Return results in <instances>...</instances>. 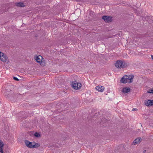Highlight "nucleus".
<instances>
[{
  "mask_svg": "<svg viewBox=\"0 0 153 153\" xmlns=\"http://www.w3.org/2000/svg\"><path fill=\"white\" fill-rule=\"evenodd\" d=\"M134 78V76L132 75H125L121 79L120 82L123 83H130L132 82Z\"/></svg>",
  "mask_w": 153,
  "mask_h": 153,
  "instance_id": "1",
  "label": "nucleus"
},
{
  "mask_svg": "<svg viewBox=\"0 0 153 153\" xmlns=\"http://www.w3.org/2000/svg\"><path fill=\"white\" fill-rule=\"evenodd\" d=\"M128 65V63L125 61H122L120 60H118L115 64V67L117 68H123L127 67Z\"/></svg>",
  "mask_w": 153,
  "mask_h": 153,
  "instance_id": "2",
  "label": "nucleus"
},
{
  "mask_svg": "<svg viewBox=\"0 0 153 153\" xmlns=\"http://www.w3.org/2000/svg\"><path fill=\"white\" fill-rule=\"evenodd\" d=\"M72 87L75 90H78L80 89L82 86L81 83L78 82L76 80L72 81L71 84Z\"/></svg>",
  "mask_w": 153,
  "mask_h": 153,
  "instance_id": "3",
  "label": "nucleus"
},
{
  "mask_svg": "<svg viewBox=\"0 0 153 153\" xmlns=\"http://www.w3.org/2000/svg\"><path fill=\"white\" fill-rule=\"evenodd\" d=\"M76 2L77 3V4H79L80 5H82V3L83 2L84 3H85L88 4H95L97 5L99 3V2H97L95 1H76Z\"/></svg>",
  "mask_w": 153,
  "mask_h": 153,
  "instance_id": "4",
  "label": "nucleus"
},
{
  "mask_svg": "<svg viewBox=\"0 0 153 153\" xmlns=\"http://www.w3.org/2000/svg\"><path fill=\"white\" fill-rule=\"evenodd\" d=\"M0 59L3 62L7 63L9 61L7 56L3 53L0 52Z\"/></svg>",
  "mask_w": 153,
  "mask_h": 153,
  "instance_id": "5",
  "label": "nucleus"
},
{
  "mask_svg": "<svg viewBox=\"0 0 153 153\" xmlns=\"http://www.w3.org/2000/svg\"><path fill=\"white\" fill-rule=\"evenodd\" d=\"M6 93L7 94V97L8 98V99L10 100V98H12L13 97L14 93L12 90L10 89H7L6 91Z\"/></svg>",
  "mask_w": 153,
  "mask_h": 153,
  "instance_id": "6",
  "label": "nucleus"
},
{
  "mask_svg": "<svg viewBox=\"0 0 153 153\" xmlns=\"http://www.w3.org/2000/svg\"><path fill=\"white\" fill-rule=\"evenodd\" d=\"M25 145L28 147L30 148H33V145L34 143V142H31L28 140H25Z\"/></svg>",
  "mask_w": 153,
  "mask_h": 153,
  "instance_id": "7",
  "label": "nucleus"
},
{
  "mask_svg": "<svg viewBox=\"0 0 153 153\" xmlns=\"http://www.w3.org/2000/svg\"><path fill=\"white\" fill-rule=\"evenodd\" d=\"M112 19V17L108 16H104L102 17V19L107 22H111Z\"/></svg>",
  "mask_w": 153,
  "mask_h": 153,
  "instance_id": "8",
  "label": "nucleus"
},
{
  "mask_svg": "<svg viewBox=\"0 0 153 153\" xmlns=\"http://www.w3.org/2000/svg\"><path fill=\"white\" fill-rule=\"evenodd\" d=\"M123 145H121L120 146H118L117 148V150L116 151H115L114 152H115V153H119L118 152L121 153V152L123 151Z\"/></svg>",
  "mask_w": 153,
  "mask_h": 153,
  "instance_id": "9",
  "label": "nucleus"
},
{
  "mask_svg": "<svg viewBox=\"0 0 153 153\" xmlns=\"http://www.w3.org/2000/svg\"><path fill=\"white\" fill-rule=\"evenodd\" d=\"M96 89L98 91L103 92L104 89V87L102 86L98 85L96 87Z\"/></svg>",
  "mask_w": 153,
  "mask_h": 153,
  "instance_id": "10",
  "label": "nucleus"
},
{
  "mask_svg": "<svg viewBox=\"0 0 153 153\" xmlns=\"http://www.w3.org/2000/svg\"><path fill=\"white\" fill-rule=\"evenodd\" d=\"M141 140V137L137 138L134 140L132 144L134 145L140 143Z\"/></svg>",
  "mask_w": 153,
  "mask_h": 153,
  "instance_id": "11",
  "label": "nucleus"
},
{
  "mask_svg": "<svg viewBox=\"0 0 153 153\" xmlns=\"http://www.w3.org/2000/svg\"><path fill=\"white\" fill-rule=\"evenodd\" d=\"M145 103L147 106L153 105V100H148L147 101H146Z\"/></svg>",
  "mask_w": 153,
  "mask_h": 153,
  "instance_id": "12",
  "label": "nucleus"
},
{
  "mask_svg": "<svg viewBox=\"0 0 153 153\" xmlns=\"http://www.w3.org/2000/svg\"><path fill=\"white\" fill-rule=\"evenodd\" d=\"M130 88L129 87H125L123 88L122 92L124 93H127L130 91Z\"/></svg>",
  "mask_w": 153,
  "mask_h": 153,
  "instance_id": "13",
  "label": "nucleus"
},
{
  "mask_svg": "<svg viewBox=\"0 0 153 153\" xmlns=\"http://www.w3.org/2000/svg\"><path fill=\"white\" fill-rule=\"evenodd\" d=\"M42 58V57L41 56L39 55L36 57V60L37 62L40 63L42 62L41 59Z\"/></svg>",
  "mask_w": 153,
  "mask_h": 153,
  "instance_id": "14",
  "label": "nucleus"
},
{
  "mask_svg": "<svg viewBox=\"0 0 153 153\" xmlns=\"http://www.w3.org/2000/svg\"><path fill=\"white\" fill-rule=\"evenodd\" d=\"M16 5L18 7H24L25 6L23 2H19L16 3Z\"/></svg>",
  "mask_w": 153,
  "mask_h": 153,
  "instance_id": "15",
  "label": "nucleus"
},
{
  "mask_svg": "<svg viewBox=\"0 0 153 153\" xmlns=\"http://www.w3.org/2000/svg\"><path fill=\"white\" fill-rule=\"evenodd\" d=\"M34 144L33 145V148H37L39 147L40 146V145L39 143H36L34 142Z\"/></svg>",
  "mask_w": 153,
  "mask_h": 153,
  "instance_id": "16",
  "label": "nucleus"
},
{
  "mask_svg": "<svg viewBox=\"0 0 153 153\" xmlns=\"http://www.w3.org/2000/svg\"><path fill=\"white\" fill-rule=\"evenodd\" d=\"M34 135L36 137H39L40 136V134L39 133L36 132L34 134Z\"/></svg>",
  "mask_w": 153,
  "mask_h": 153,
  "instance_id": "17",
  "label": "nucleus"
},
{
  "mask_svg": "<svg viewBox=\"0 0 153 153\" xmlns=\"http://www.w3.org/2000/svg\"><path fill=\"white\" fill-rule=\"evenodd\" d=\"M3 146L4 144L3 141L1 140H0V147H3Z\"/></svg>",
  "mask_w": 153,
  "mask_h": 153,
  "instance_id": "18",
  "label": "nucleus"
},
{
  "mask_svg": "<svg viewBox=\"0 0 153 153\" xmlns=\"http://www.w3.org/2000/svg\"><path fill=\"white\" fill-rule=\"evenodd\" d=\"M147 93H153V88L151 90H149V91H147Z\"/></svg>",
  "mask_w": 153,
  "mask_h": 153,
  "instance_id": "19",
  "label": "nucleus"
},
{
  "mask_svg": "<svg viewBox=\"0 0 153 153\" xmlns=\"http://www.w3.org/2000/svg\"><path fill=\"white\" fill-rule=\"evenodd\" d=\"M13 79L16 81H19V79L16 77L14 76L13 77Z\"/></svg>",
  "mask_w": 153,
  "mask_h": 153,
  "instance_id": "20",
  "label": "nucleus"
},
{
  "mask_svg": "<svg viewBox=\"0 0 153 153\" xmlns=\"http://www.w3.org/2000/svg\"><path fill=\"white\" fill-rule=\"evenodd\" d=\"M3 147H1V148L0 147V152L1 153H3L4 152L3 150Z\"/></svg>",
  "mask_w": 153,
  "mask_h": 153,
  "instance_id": "21",
  "label": "nucleus"
},
{
  "mask_svg": "<svg viewBox=\"0 0 153 153\" xmlns=\"http://www.w3.org/2000/svg\"><path fill=\"white\" fill-rule=\"evenodd\" d=\"M136 110H137V109H136V108H133L132 109V111H136Z\"/></svg>",
  "mask_w": 153,
  "mask_h": 153,
  "instance_id": "22",
  "label": "nucleus"
},
{
  "mask_svg": "<svg viewBox=\"0 0 153 153\" xmlns=\"http://www.w3.org/2000/svg\"><path fill=\"white\" fill-rule=\"evenodd\" d=\"M146 152V150H145L143 151V153H145Z\"/></svg>",
  "mask_w": 153,
  "mask_h": 153,
  "instance_id": "23",
  "label": "nucleus"
},
{
  "mask_svg": "<svg viewBox=\"0 0 153 153\" xmlns=\"http://www.w3.org/2000/svg\"><path fill=\"white\" fill-rule=\"evenodd\" d=\"M151 58H152V60H153V55H151Z\"/></svg>",
  "mask_w": 153,
  "mask_h": 153,
  "instance_id": "24",
  "label": "nucleus"
}]
</instances>
